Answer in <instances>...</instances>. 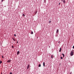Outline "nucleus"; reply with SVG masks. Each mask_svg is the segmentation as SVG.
<instances>
[{
	"mask_svg": "<svg viewBox=\"0 0 74 74\" xmlns=\"http://www.w3.org/2000/svg\"><path fill=\"white\" fill-rule=\"evenodd\" d=\"M62 55H63V58H64V54L63 53H62Z\"/></svg>",
	"mask_w": 74,
	"mask_h": 74,
	"instance_id": "nucleus-10",
	"label": "nucleus"
},
{
	"mask_svg": "<svg viewBox=\"0 0 74 74\" xmlns=\"http://www.w3.org/2000/svg\"><path fill=\"white\" fill-rule=\"evenodd\" d=\"M1 63H2V61L1 60L0 61V64H1Z\"/></svg>",
	"mask_w": 74,
	"mask_h": 74,
	"instance_id": "nucleus-13",
	"label": "nucleus"
},
{
	"mask_svg": "<svg viewBox=\"0 0 74 74\" xmlns=\"http://www.w3.org/2000/svg\"><path fill=\"white\" fill-rule=\"evenodd\" d=\"M29 64H28L27 66V69H29Z\"/></svg>",
	"mask_w": 74,
	"mask_h": 74,
	"instance_id": "nucleus-4",
	"label": "nucleus"
},
{
	"mask_svg": "<svg viewBox=\"0 0 74 74\" xmlns=\"http://www.w3.org/2000/svg\"><path fill=\"white\" fill-rule=\"evenodd\" d=\"M1 74H2V73H1Z\"/></svg>",
	"mask_w": 74,
	"mask_h": 74,
	"instance_id": "nucleus-29",
	"label": "nucleus"
},
{
	"mask_svg": "<svg viewBox=\"0 0 74 74\" xmlns=\"http://www.w3.org/2000/svg\"><path fill=\"white\" fill-rule=\"evenodd\" d=\"M61 59H63V58L62 57H61Z\"/></svg>",
	"mask_w": 74,
	"mask_h": 74,
	"instance_id": "nucleus-20",
	"label": "nucleus"
},
{
	"mask_svg": "<svg viewBox=\"0 0 74 74\" xmlns=\"http://www.w3.org/2000/svg\"><path fill=\"white\" fill-rule=\"evenodd\" d=\"M22 15L23 16H24V17L25 16V14H23Z\"/></svg>",
	"mask_w": 74,
	"mask_h": 74,
	"instance_id": "nucleus-11",
	"label": "nucleus"
},
{
	"mask_svg": "<svg viewBox=\"0 0 74 74\" xmlns=\"http://www.w3.org/2000/svg\"><path fill=\"white\" fill-rule=\"evenodd\" d=\"M73 49H74V46H73Z\"/></svg>",
	"mask_w": 74,
	"mask_h": 74,
	"instance_id": "nucleus-22",
	"label": "nucleus"
},
{
	"mask_svg": "<svg viewBox=\"0 0 74 74\" xmlns=\"http://www.w3.org/2000/svg\"><path fill=\"white\" fill-rule=\"evenodd\" d=\"M62 1H63V0H62Z\"/></svg>",
	"mask_w": 74,
	"mask_h": 74,
	"instance_id": "nucleus-28",
	"label": "nucleus"
},
{
	"mask_svg": "<svg viewBox=\"0 0 74 74\" xmlns=\"http://www.w3.org/2000/svg\"><path fill=\"white\" fill-rule=\"evenodd\" d=\"M37 11H36V12H35V14H37Z\"/></svg>",
	"mask_w": 74,
	"mask_h": 74,
	"instance_id": "nucleus-16",
	"label": "nucleus"
},
{
	"mask_svg": "<svg viewBox=\"0 0 74 74\" xmlns=\"http://www.w3.org/2000/svg\"><path fill=\"white\" fill-rule=\"evenodd\" d=\"M12 48H14V46H12Z\"/></svg>",
	"mask_w": 74,
	"mask_h": 74,
	"instance_id": "nucleus-24",
	"label": "nucleus"
},
{
	"mask_svg": "<svg viewBox=\"0 0 74 74\" xmlns=\"http://www.w3.org/2000/svg\"><path fill=\"white\" fill-rule=\"evenodd\" d=\"M38 67H41V64H39L38 65Z\"/></svg>",
	"mask_w": 74,
	"mask_h": 74,
	"instance_id": "nucleus-15",
	"label": "nucleus"
},
{
	"mask_svg": "<svg viewBox=\"0 0 74 74\" xmlns=\"http://www.w3.org/2000/svg\"><path fill=\"white\" fill-rule=\"evenodd\" d=\"M14 36H15V37H16V34H14Z\"/></svg>",
	"mask_w": 74,
	"mask_h": 74,
	"instance_id": "nucleus-18",
	"label": "nucleus"
},
{
	"mask_svg": "<svg viewBox=\"0 0 74 74\" xmlns=\"http://www.w3.org/2000/svg\"><path fill=\"white\" fill-rule=\"evenodd\" d=\"M10 74H12V72H11L10 73Z\"/></svg>",
	"mask_w": 74,
	"mask_h": 74,
	"instance_id": "nucleus-21",
	"label": "nucleus"
},
{
	"mask_svg": "<svg viewBox=\"0 0 74 74\" xmlns=\"http://www.w3.org/2000/svg\"><path fill=\"white\" fill-rule=\"evenodd\" d=\"M4 1V0H1V2H3Z\"/></svg>",
	"mask_w": 74,
	"mask_h": 74,
	"instance_id": "nucleus-23",
	"label": "nucleus"
},
{
	"mask_svg": "<svg viewBox=\"0 0 74 74\" xmlns=\"http://www.w3.org/2000/svg\"><path fill=\"white\" fill-rule=\"evenodd\" d=\"M61 51H62V48H60V50H59L60 52H61Z\"/></svg>",
	"mask_w": 74,
	"mask_h": 74,
	"instance_id": "nucleus-8",
	"label": "nucleus"
},
{
	"mask_svg": "<svg viewBox=\"0 0 74 74\" xmlns=\"http://www.w3.org/2000/svg\"><path fill=\"white\" fill-rule=\"evenodd\" d=\"M60 3H59V5H60Z\"/></svg>",
	"mask_w": 74,
	"mask_h": 74,
	"instance_id": "nucleus-25",
	"label": "nucleus"
},
{
	"mask_svg": "<svg viewBox=\"0 0 74 74\" xmlns=\"http://www.w3.org/2000/svg\"><path fill=\"white\" fill-rule=\"evenodd\" d=\"M12 39L13 40V41H16V40H15V38H12Z\"/></svg>",
	"mask_w": 74,
	"mask_h": 74,
	"instance_id": "nucleus-5",
	"label": "nucleus"
},
{
	"mask_svg": "<svg viewBox=\"0 0 74 74\" xmlns=\"http://www.w3.org/2000/svg\"><path fill=\"white\" fill-rule=\"evenodd\" d=\"M63 3H64V4H65V3H66V2H65V1H64V0H63Z\"/></svg>",
	"mask_w": 74,
	"mask_h": 74,
	"instance_id": "nucleus-9",
	"label": "nucleus"
},
{
	"mask_svg": "<svg viewBox=\"0 0 74 74\" xmlns=\"http://www.w3.org/2000/svg\"><path fill=\"white\" fill-rule=\"evenodd\" d=\"M2 58H4V57L3 56H2Z\"/></svg>",
	"mask_w": 74,
	"mask_h": 74,
	"instance_id": "nucleus-19",
	"label": "nucleus"
},
{
	"mask_svg": "<svg viewBox=\"0 0 74 74\" xmlns=\"http://www.w3.org/2000/svg\"><path fill=\"white\" fill-rule=\"evenodd\" d=\"M70 74H71V73H70Z\"/></svg>",
	"mask_w": 74,
	"mask_h": 74,
	"instance_id": "nucleus-30",
	"label": "nucleus"
},
{
	"mask_svg": "<svg viewBox=\"0 0 74 74\" xmlns=\"http://www.w3.org/2000/svg\"><path fill=\"white\" fill-rule=\"evenodd\" d=\"M71 56H73V51H71Z\"/></svg>",
	"mask_w": 74,
	"mask_h": 74,
	"instance_id": "nucleus-1",
	"label": "nucleus"
},
{
	"mask_svg": "<svg viewBox=\"0 0 74 74\" xmlns=\"http://www.w3.org/2000/svg\"><path fill=\"white\" fill-rule=\"evenodd\" d=\"M45 62H43V66L44 67H45Z\"/></svg>",
	"mask_w": 74,
	"mask_h": 74,
	"instance_id": "nucleus-6",
	"label": "nucleus"
},
{
	"mask_svg": "<svg viewBox=\"0 0 74 74\" xmlns=\"http://www.w3.org/2000/svg\"><path fill=\"white\" fill-rule=\"evenodd\" d=\"M17 43H18V41H17Z\"/></svg>",
	"mask_w": 74,
	"mask_h": 74,
	"instance_id": "nucleus-26",
	"label": "nucleus"
},
{
	"mask_svg": "<svg viewBox=\"0 0 74 74\" xmlns=\"http://www.w3.org/2000/svg\"><path fill=\"white\" fill-rule=\"evenodd\" d=\"M59 42H60V41H59V42H58V43H59Z\"/></svg>",
	"mask_w": 74,
	"mask_h": 74,
	"instance_id": "nucleus-27",
	"label": "nucleus"
},
{
	"mask_svg": "<svg viewBox=\"0 0 74 74\" xmlns=\"http://www.w3.org/2000/svg\"><path fill=\"white\" fill-rule=\"evenodd\" d=\"M59 32V29H57L56 31V33L58 34V32Z\"/></svg>",
	"mask_w": 74,
	"mask_h": 74,
	"instance_id": "nucleus-7",
	"label": "nucleus"
},
{
	"mask_svg": "<svg viewBox=\"0 0 74 74\" xmlns=\"http://www.w3.org/2000/svg\"><path fill=\"white\" fill-rule=\"evenodd\" d=\"M33 34V31H32L31 32V34Z\"/></svg>",
	"mask_w": 74,
	"mask_h": 74,
	"instance_id": "nucleus-14",
	"label": "nucleus"
},
{
	"mask_svg": "<svg viewBox=\"0 0 74 74\" xmlns=\"http://www.w3.org/2000/svg\"><path fill=\"white\" fill-rule=\"evenodd\" d=\"M20 52V51H17V55H19V53Z\"/></svg>",
	"mask_w": 74,
	"mask_h": 74,
	"instance_id": "nucleus-3",
	"label": "nucleus"
},
{
	"mask_svg": "<svg viewBox=\"0 0 74 74\" xmlns=\"http://www.w3.org/2000/svg\"><path fill=\"white\" fill-rule=\"evenodd\" d=\"M53 55H51V59H53Z\"/></svg>",
	"mask_w": 74,
	"mask_h": 74,
	"instance_id": "nucleus-12",
	"label": "nucleus"
},
{
	"mask_svg": "<svg viewBox=\"0 0 74 74\" xmlns=\"http://www.w3.org/2000/svg\"><path fill=\"white\" fill-rule=\"evenodd\" d=\"M51 21L50 20L49 22V23H51Z\"/></svg>",
	"mask_w": 74,
	"mask_h": 74,
	"instance_id": "nucleus-17",
	"label": "nucleus"
},
{
	"mask_svg": "<svg viewBox=\"0 0 74 74\" xmlns=\"http://www.w3.org/2000/svg\"><path fill=\"white\" fill-rule=\"evenodd\" d=\"M7 63H10L11 62V60H8L7 61Z\"/></svg>",
	"mask_w": 74,
	"mask_h": 74,
	"instance_id": "nucleus-2",
	"label": "nucleus"
}]
</instances>
